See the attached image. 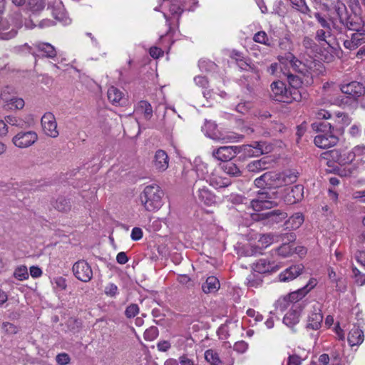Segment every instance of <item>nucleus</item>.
<instances>
[{
	"label": "nucleus",
	"instance_id": "09e8293b",
	"mask_svg": "<svg viewBox=\"0 0 365 365\" xmlns=\"http://www.w3.org/2000/svg\"><path fill=\"white\" fill-rule=\"evenodd\" d=\"M365 154V146L364 145H357L354 148L353 150L349 153L347 160L349 162L353 161L356 156H360Z\"/></svg>",
	"mask_w": 365,
	"mask_h": 365
},
{
	"label": "nucleus",
	"instance_id": "6e6552de",
	"mask_svg": "<svg viewBox=\"0 0 365 365\" xmlns=\"http://www.w3.org/2000/svg\"><path fill=\"white\" fill-rule=\"evenodd\" d=\"M270 88L272 91L270 96L273 100L286 103H290L294 101V99H292L289 95L290 91L289 88H287L282 81H274L272 83Z\"/></svg>",
	"mask_w": 365,
	"mask_h": 365
},
{
	"label": "nucleus",
	"instance_id": "e433bc0d",
	"mask_svg": "<svg viewBox=\"0 0 365 365\" xmlns=\"http://www.w3.org/2000/svg\"><path fill=\"white\" fill-rule=\"evenodd\" d=\"M195 172L197 173L198 180H202L205 181L207 179H209L210 177L209 175L210 170L207 164L200 163L195 165Z\"/></svg>",
	"mask_w": 365,
	"mask_h": 365
},
{
	"label": "nucleus",
	"instance_id": "864d4df0",
	"mask_svg": "<svg viewBox=\"0 0 365 365\" xmlns=\"http://www.w3.org/2000/svg\"><path fill=\"white\" fill-rule=\"evenodd\" d=\"M302 45L306 49H309L312 51H317L318 48L317 43L309 36L304 37L302 40Z\"/></svg>",
	"mask_w": 365,
	"mask_h": 365
},
{
	"label": "nucleus",
	"instance_id": "4468645a",
	"mask_svg": "<svg viewBox=\"0 0 365 365\" xmlns=\"http://www.w3.org/2000/svg\"><path fill=\"white\" fill-rule=\"evenodd\" d=\"M314 144L323 149L332 147L339 141L338 134L335 132L322 133L314 138Z\"/></svg>",
	"mask_w": 365,
	"mask_h": 365
},
{
	"label": "nucleus",
	"instance_id": "9d476101",
	"mask_svg": "<svg viewBox=\"0 0 365 365\" xmlns=\"http://www.w3.org/2000/svg\"><path fill=\"white\" fill-rule=\"evenodd\" d=\"M72 270L75 277L81 282H88L92 279V269L85 260L81 259L75 262Z\"/></svg>",
	"mask_w": 365,
	"mask_h": 365
},
{
	"label": "nucleus",
	"instance_id": "3c124183",
	"mask_svg": "<svg viewBox=\"0 0 365 365\" xmlns=\"http://www.w3.org/2000/svg\"><path fill=\"white\" fill-rule=\"evenodd\" d=\"M329 36L328 35V32H327V29L326 30H324V29H318L317 31H316V35H315V39L316 41H317L319 43H321L322 42H324L325 43H327L329 46L331 47V44L327 40V38Z\"/></svg>",
	"mask_w": 365,
	"mask_h": 365
},
{
	"label": "nucleus",
	"instance_id": "de8ad7c7",
	"mask_svg": "<svg viewBox=\"0 0 365 365\" xmlns=\"http://www.w3.org/2000/svg\"><path fill=\"white\" fill-rule=\"evenodd\" d=\"M14 277L19 280H24L29 278L28 269L26 266L17 267L14 273Z\"/></svg>",
	"mask_w": 365,
	"mask_h": 365
},
{
	"label": "nucleus",
	"instance_id": "f03ea898",
	"mask_svg": "<svg viewBox=\"0 0 365 365\" xmlns=\"http://www.w3.org/2000/svg\"><path fill=\"white\" fill-rule=\"evenodd\" d=\"M163 191L156 184L147 185L140 195V200L148 212H154L159 210L163 205Z\"/></svg>",
	"mask_w": 365,
	"mask_h": 365
},
{
	"label": "nucleus",
	"instance_id": "4c0bfd02",
	"mask_svg": "<svg viewBox=\"0 0 365 365\" xmlns=\"http://www.w3.org/2000/svg\"><path fill=\"white\" fill-rule=\"evenodd\" d=\"M9 20L15 28H21L23 24V15L21 10L19 9L13 10L9 14Z\"/></svg>",
	"mask_w": 365,
	"mask_h": 365
},
{
	"label": "nucleus",
	"instance_id": "2eb2a0df",
	"mask_svg": "<svg viewBox=\"0 0 365 365\" xmlns=\"http://www.w3.org/2000/svg\"><path fill=\"white\" fill-rule=\"evenodd\" d=\"M284 201L288 205H293L301 201L304 197V186L297 185L284 190Z\"/></svg>",
	"mask_w": 365,
	"mask_h": 365
},
{
	"label": "nucleus",
	"instance_id": "6ab92c4d",
	"mask_svg": "<svg viewBox=\"0 0 365 365\" xmlns=\"http://www.w3.org/2000/svg\"><path fill=\"white\" fill-rule=\"evenodd\" d=\"M341 24L346 29L356 32L363 30L364 26L362 19L356 14H349Z\"/></svg>",
	"mask_w": 365,
	"mask_h": 365
},
{
	"label": "nucleus",
	"instance_id": "a19ab883",
	"mask_svg": "<svg viewBox=\"0 0 365 365\" xmlns=\"http://www.w3.org/2000/svg\"><path fill=\"white\" fill-rule=\"evenodd\" d=\"M291 3L293 7L297 9L299 12L312 17L311 10L307 5L305 0H292Z\"/></svg>",
	"mask_w": 365,
	"mask_h": 365
},
{
	"label": "nucleus",
	"instance_id": "f257e3e1",
	"mask_svg": "<svg viewBox=\"0 0 365 365\" xmlns=\"http://www.w3.org/2000/svg\"><path fill=\"white\" fill-rule=\"evenodd\" d=\"M297 178L298 173L294 170H285L282 173L269 171L257 178L254 182L257 187H279L296 182Z\"/></svg>",
	"mask_w": 365,
	"mask_h": 365
},
{
	"label": "nucleus",
	"instance_id": "b1692460",
	"mask_svg": "<svg viewBox=\"0 0 365 365\" xmlns=\"http://www.w3.org/2000/svg\"><path fill=\"white\" fill-rule=\"evenodd\" d=\"M272 165V161L269 157H263L259 160L250 162L247 168L249 172L259 173L264 170L269 169Z\"/></svg>",
	"mask_w": 365,
	"mask_h": 365
},
{
	"label": "nucleus",
	"instance_id": "774afa93",
	"mask_svg": "<svg viewBox=\"0 0 365 365\" xmlns=\"http://www.w3.org/2000/svg\"><path fill=\"white\" fill-rule=\"evenodd\" d=\"M248 347V344L244 341H240L234 344L233 349L238 353H244Z\"/></svg>",
	"mask_w": 365,
	"mask_h": 365
},
{
	"label": "nucleus",
	"instance_id": "a211bd4d",
	"mask_svg": "<svg viewBox=\"0 0 365 365\" xmlns=\"http://www.w3.org/2000/svg\"><path fill=\"white\" fill-rule=\"evenodd\" d=\"M365 43V32L364 30L355 32L351 34V39L344 41L345 48L350 51L355 50Z\"/></svg>",
	"mask_w": 365,
	"mask_h": 365
},
{
	"label": "nucleus",
	"instance_id": "58836bf2",
	"mask_svg": "<svg viewBox=\"0 0 365 365\" xmlns=\"http://www.w3.org/2000/svg\"><path fill=\"white\" fill-rule=\"evenodd\" d=\"M138 110L143 113L146 120H150L153 116L151 105L146 101H140L138 105Z\"/></svg>",
	"mask_w": 365,
	"mask_h": 365
},
{
	"label": "nucleus",
	"instance_id": "ddd939ff",
	"mask_svg": "<svg viewBox=\"0 0 365 365\" xmlns=\"http://www.w3.org/2000/svg\"><path fill=\"white\" fill-rule=\"evenodd\" d=\"M43 130L45 134L51 138H56L58 135L57 123L54 115L51 112L46 113L41 120Z\"/></svg>",
	"mask_w": 365,
	"mask_h": 365
},
{
	"label": "nucleus",
	"instance_id": "680f3d73",
	"mask_svg": "<svg viewBox=\"0 0 365 365\" xmlns=\"http://www.w3.org/2000/svg\"><path fill=\"white\" fill-rule=\"evenodd\" d=\"M274 236L272 234H264L259 237L258 242L261 243L262 246L267 247L274 242Z\"/></svg>",
	"mask_w": 365,
	"mask_h": 365
},
{
	"label": "nucleus",
	"instance_id": "5fc2aeb1",
	"mask_svg": "<svg viewBox=\"0 0 365 365\" xmlns=\"http://www.w3.org/2000/svg\"><path fill=\"white\" fill-rule=\"evenodd\" d=\"M352 273L355 279V282L360 286L365 284V274L361 273L356 267H352Z\"/></svg>",
	"mask_w": 365,
	"mask_h": 365
},
{
	"label": "nucleus",
	"instance_id": "6e6d98bb",
	"mask_svg": "<svg viewBox=\"0 0 365 365\" xmlns=\"http://www.w3.org/2000/svg\"><path fill=\"white\" fill-rule=\"evenodd\" d=\"M25 105L24 101L21 98H12L9 101L8 106L12 109H22Z\"/></svg>",
	"mask_w": 365,
	"mask_h": 365
},
{
	"label": "nucleus",
	"instance_id": "7ed1b4c3",
	"mask_svg": "<svg viewBox=\"0 0 365 365\" xmlns=\"http://www.w3.org/2000/svg\"><path fill=\"white\" fill-rule=\"evenodd\" d=\"M340 90L346 97L342 98L340 101L338 98L336 99L335 102L339 105L347 103L348 100L357 101L359 98L365 95V86L364 84L355 81L347 83H341L340 85Z\"/></svg>",
	"mask_w": 365,
	"mask_h": 365
},
{
	"label": "nucleus",
	"instance_id": "69168bd1",
	"mask_svg": "<svg viewBox=\"0 0 365 365\" xmlns=\"http://www.w3.org/2000/svg\"><path fill=\"white\" fill-rule=\"evenodd\" d=\"M56 359L57 363L60 365H66L70 362V357L68 354L66 353L58 354Z\"/></svg>",
	"mask_w": 365,
	"mask_h": 365
},
{
	"label": "nucleus",
	"instance_id": "a878e982",
	"mask_svg": "<svg viewBox=\"0 0 365 365\" xmlns=\"http://www.w3.org/2000/svg\"><path fill=\"white\" fill-rule=\"evenodd\" d=\"M236 62L241 70L252 73L253 81L260 78V74L258 69L253 63H252L250 59L236 58Z\"/></svg>",
	"mask_w": 365,
	"mask_h": 365
},
{
	"label": "nucleus",
	"instance_id": "338daca9",
	"mask_svg": "<svg viewBox=\"0 0 365 365\" xmlns=\"http://www.w3.org/2000/svg\"><path fill=\"white\" fill-rule=\"evenodd\" d=\"M117 291H118V287L113 283L108 284L105 287L106 294L108 296H110V297H115L117 294Z\"/></svg>",
	"mask_w": 365,
	"mask_h": 365
},
{
	"label": "nucleus",
	"instance_id": "c85d7f7f",
	"mask_svg": "<svg viewBox=\"0 0 365 365\" xmlns=\"http://www.w3.org/2000/svg\"><path fill=\"white\" fill-rule=\"evenodd\" d=\"M364 332L359 327L351 329L348 334V342L351 346L359 345L364 341Z\"/></svg>",
	"mask_w": 365,
	"mask_h": 365
},
{
	"label": "nucleus",
	"instance_id": "f3484780",
	"mask_svg": "<svg viewBox=\"0 0 365 365\" xmlns=\"http://www.w3.org/2000/svg\"><path fill=\"white\" fill-rule=\"evenodd\" d=\"M323 321V316L321 309L318 306H313L311 314L308 317L307 328L317 330L321 327Z\"/></svg>",
	"mask_w": 365,
	"mask_h": 365
},
{
	"label": "nucleus",
	"instance_id": "c756f323",
	"mask_svg": "<svg viewBox=\"0 0 365 365\" xmlns=\"http://www.w3.org/2000/svg\"><path fill=\"white\" fill-rule=\"evenodd\" d=\"M301 309L299 307L292 309L284 317L283 322L288 327H292L299 321Z\"/></svg>",
	"mask_w": 365,
	"mask_h": 365
},
{
	"label": "nucleus",
	"instance_id": "0e129e2a",
	"mask_svg": "<svg viewBox=\"0 0 365 365\" xmlns=\"http://www.w3.org/2000/svg\"><path fill=\"white\" fill-rule=\"evenodd\" d=\"M294 56L292 53H286L283 56H279L278 59L279 61L282 64H291V63L294 60Z\"/></svg>",
	"mask_w": 365,
	"mask_h": 365
},
{
	"label": "nucleus",
	"instance_id": "aec40b11",
	"mask_svg": "<svg viewBox=\"0 0 365 365\" xmlns=\"http://www.w3.org/2000/svg\"><path fill=\"white\" fill-rule=\"evenodd\" d=\"M153 164L158 171H165L169 165V158L166 152L163 150H157L153 160Z\"/></svg>",
	"mask_w": 365,
	"mask_h": 365
},
{
	"label": "nucleus",
	"instance_id": "c03bdc74",
	"mask_svg": "<svg viewBox=\"0 0 365 365\" xmlns=\"http://www.w3.org/2000/svg\"><path fill=\"white\" fill-rule=\"evenodd\" d=\"M5 120L6 123H9L11 125L16 126L20 128H24L27 125L26 122L24 121L23 119L19 118L14 115L6 116Z\"/></svg>",
	"mask_w": 365,
	"mask_h": 365
},
{
	"label": "nucleus",
	"instance_id": "4be33fe9",
	"mask_svg": "<svg viewBox=\"0 0 365 365\" xmlns=\"http://www.w3.org/2000/svg\"><path fill=\"white\" fill-rule=\"evenodd\" d=\"M303 270L304 266L302 264L292 265L279 275V279L281 282L292 280L301 274Z\"/></svg>",
	"mask_w": 365,
	"mask_h": 365
},
{
	"label": "nucleus",
	"instance_id": "1a4fd4ad",
	"mask_svg": "<svg viewBox=\"0 0 365 365\" xmlns=\"http://www.w3.org/2000/svg\"><path fill=\"white\" fill-rule=\"evenodd\" d=\"M202 130L209 138L215 140H237L240 138L237 135H224L217 129V124L211 120H206L202 127Z\"/></svg>",
	"mask_w": 365,
	"mask_h": 365
},
{
	"label": "nucleus",
	"instance_id": "7c9ffc66",
	"mask_svg": "<svg viewBox=\"0 0 365 365\" xmlns=\"http://www.w3.org/2000/svg\"><path fill=\"white\" fill-rule=\"evenodd\" d=\"M220 282L214 276L208 277L205 283L202 285V289L205 293L216 292L220 289Z\"/></svg>",
	"mask_w": 365,
	"mask_h": 365
},
{
	"label": "nucleus",
	"instance_id": "5701e85b",
	"mask_svg": "<svg viewBox=\"0 0 365 365\" xmlns=\"http://www.w3.org/2000/svg\"><path fill=\"white\" fill-rule=\"evenodd\" d=\"M351 123V118L348 114L345 113H336L335 118V123L333 126V131L338 135L344 133V127Z\"/></svg>",
	"mask_w": 365,
	"mask_h": 365
},
{
	"label": "nucleus",
	"instance_id": "c9c22d12",
	"mask_svg": "<svg viewBox=\"0 0 365 365\" xmlns=\"http://www.w3.org/2000/svg\"><path fill=\"white\" fill-rule=\"evenodd\" d=\"M333 126L334 125L331 123L325 121H315L312 123V128L314 130L321 132L322 133L334 132Z\"/></svg>",
	"mask_w": 365,
	"mask_h": 365
},
{
	"label": "nucleus",
	"instance_id": "49530a36",
	"mask_svg": "<svg viewBox=\"0 0 365 365\" xmlns=\"http://www.w3.org/2000/svg\"><path fill=\"white\" fill-rule=\"evenodd\" d=\"M205 359L212 365H218L220 363L218 354L212 349H208L205 352Z\"/></svg>",
	"mask_w": 365,
	"mask_h": 365
},
{
	"label": "nucleus",
	"instance_id": "f704fd0d",
	"mask_svg": "<svg viewBox=\"0 0 365 365\" xmlns=\"http://www.w3.org/2000/svg\"><path fill=\"white\" fill-rule=\"evenodd\" d=\"M45 8L43 0H28L26 9L34 15L40 14Z\"/></svg>",
	"mask_w": 365,
	"mask_h": 365
},
{
	"label": "nucleus",
	"instance_id": "e2e57ef3",
	"mask_svg": "<svg viewBox=\"0 0 365 365\" xmlns=\"http://www.w3.org/2000/svg\"><path fill=\"white\" fill-rule=\"evenodd\" d=\"M279 238L282 241L284 242L283 244L289 245V243L293 242L296 240V235L294 232H286L280 235Z\"/></svg>",
	"mask_w": 365,
	"mask_h": 365
},
{
	"label": "nucleus",
	"instance_id": "603ef678",
	"mask_svg": "<svg viewBox=\"0 0 365 365\" xmlns=\"http://www.w3.org/2000/svg\"><path fill=\"white\" fill-rule=\"evenodd\" d=\"M290 66L293 68L295 71L302 73L304 76L306 68V63H302L294 57V60L291 63Z\"/></svg>",
	"mask_w": 365,
	"mask_h": 365
},
{
	"label": "nucleus",
	"instance_id": "393cba45",
	"mask_svg": "<svg viewBox=\"0 0 365 365\" xmlns=\"http://www.w3.org/2000/svg\"><path fill=\"white\" fill-rule=\"evenodd\" d=\"M306 68L304 72V76H311V78L314 76H318L322 74L324 71V65L319 61L316 60H307L306 61Z\"/></svg>",
	"mask_w": 365,
	"mask_h": 365
},
{
	"label": "nucleus",
	"instance_id": "052dcab7",
	"mask_svg": "<svg viewBox=\"0 0 365 365\" xmlns=\"http://www.w3.org/2000/svg\"><path fill=\"white\" fill-rule=\"evenodd\" d=\"M17 34V29L13 28L10 31H0V38L2 40H9L14 38Z\"/></svg>",
	"mask_w": 365,
	"mask_h": 365
},
{
	"label": "nucleus",
	"instance_id": "a18cd8bd",
	"mask_svg": "<svg viewBox=\"0 0 365 365\" xmlns=\"http://www.w3.org/2000/svg\"><path fill=\"white\" fill-rule=\"evenodd\" d=\"M242 78L245 80L244 84L250 91H252L254 90V86L257 85L259 81V79L253 81L252 73L251 72H248L247 74L243 75Z\"/></svg>",
	"mask_w": 365,
	"mask_h": 365
},
{
	"label": "nucleus",
	"instance_id": "13d9d810",
	"mask_svg": "<svg viewBox=\"0 0 365 365\" xmlns=\"http://www.w3.org/2000/svg\"><path fill=\"white\" fill-rule=\"evenodd\" d=\"M139 312V307L136 304H130L125 311V315L128 318L135 317Z\"/></svg>",
	"mask_w": 365,
	"mask_h": 365
},
{
	"label": "nucleus",
	"instance_id": "dca6fc26",
	"mask_svg": "<svg viewBox=\"0 0 365 365\" xmlns=\"http://www.w3.org/2000/svg\"><path fill=\"white\" fill-rule=\"evenodd\" d=\"M47 9L51 11L53 16L58 21L66 23L67 21L66 9L61 0L47 1Z\"/></svg>",
	"mask_w": 365,
	"mask_h": 365
},
{
	"label": "nucleus",
	"instance_id": "bb28decb",
	"mask_svg": "<svg viewBox=\"0 0 365 365\" xmlns=\"http://www.w3.org/2000/svg\"><path fill=\"white\" fill-rule=\"evenodd\" d=\"M247 145L250 147V149H247V151H242V153L249 156H259L268 152L267 146L265 147V150L264 149L265 145V142L264 141H255L252 144Z\"/></svg>",
	"mask_w": 365,
	"mask_h": 365
},
{
	"label": "nucleus",
	"instance_id": "72a5a7b5",
	"mask_svg": "<svg viewBox=\"0 0 365 365\" xmlns=\"http://www.w3.org/2000/svg\"><path fill=\"white\" fill-rule=\"evenodd\" d=\"M222 169L227 175L233 177L240 176L242 173L240 168L232 160L224 163L222 165Z\"/></svg>",
	"mask_w": 365,
	"mask_h": 365
},
{
	"label": "nucleus",
	"instance_id": "423d86ee",
	"mask_svg": "<svg viewBox=\"0 0 365 365\" xmlns=\"http://www.w3.org/2000/svg\"><path fill=\"white\" fill-rule=\"evenodd\" d=\"M250 149L247 145L240 146H222L212 151V156L218 160L227 161L232 160L237 154L247 151Z\"/></svg>",
	"mask_w": 365,
	"mask_h": 365
},
{
	"label": "nucleus",
	"instance_id": "9b49d317",
	"mask_svg": "<svg viewBox=\"0 0 365 365\" xmlns=\"http://www.w3.org/2000/svg\"><path fill=\"white\" fill-rule=\"evenodd\" d=\"M264 225L272 226L274 224L282 222L287 217V214L280 210H274L264 213L256 214Z\"/></svg>",
	"mask_w": 365,
	"mask_h": 365
},
{
	"label": "nucleus",
	"instance_id": "20e7f679",
	"mask_svg": "<svg viewBox=\"0 0 365 365\" xmlns=\"http://www.w3.org/2000/svg\"><path fill=\"white\" fill-rule=\"evenodd\" d=\"M277 199V192L276 191L259 192L257 197L251 201V205L256 211L270 209L278 205Z\"/></svg>",
	"mask_w": 365,
	"mask_h": 365
},
{
	"label": "nucleus",
	"instance_id": "8fccbe9b",
	"mask_svg": "<svg viewBox=\"0 0 365 365\" xmlns=\"http://www.w3.org/2000/svg\"><path fill=\"white\" fill-rule=\"evenodd\" d=\"M158 336V329L156 327L152 326L144 332V339L147 341H153Z\"/></svg>",
	"mask_w": 365,
	"mask_h": 365
},
{
	"label": "nucleus",
	"instance_id": "ea45409f",
	"mask_svg": "<svg viewBox=\"0 0 365 365\" xmlns=\"http://www.w3.org/2000/svg\"><path fill=\"white\" fill-rule=\"evenodd\" d=\"M305 293L300 289L297 292H292L287 296V298L291 302H296L300 300L302 297L305 296ZM282 303H287V297H284L282 299H279L277 302V304H282Z\"/></svg>",
	"mask_w": 365,
	"mask_h": 365
},
{
	"label": "nucleus",
	"instance_id": "473e14b6",
	"mask_svg": "<svg viewBox=\"0 0 365 365\" xmlns=\"http://www.w3.org/2000/svg\"><path fill=\"white\" fill-rule=\"evenodd\" d=\"M52 205L55 209L62 212H68L71 209L70 200L62 196L58 197L55 202H52Z\"/></svg>",
	"mask_w": 365,
	"mask_h": 365
},
{
	"label": "nucleus",
	"instance_id": "37998d69",
	"mask_svg": "<svg viewBox=\"0 0 365 365\" xmlns=\"http://www.w3.org/2000/svg\"><path fill=\"white\" fill-rule=\"evenodd\" d=\"M247 285L249 288H257L262 284V279L260 274L252 273L247 278Z\"/></svg>",
	"mask_w": 365,
	"mask_h": 365
},
{
	"label": "nucleus",
	"instance_id": "39448f33",
	"mask_svg": "<svg viewBox=\"0 0 365 365\" xmlns=\"http://www.w3.org/2000/svg\"><path fill=\"white\" fill-rule=\"evenodd\" d=\"M208 180H197L193 185L192 193L195 198L206 205L216 202V196L207 187Z\"/></svg>",
	"mask_w": 365,
	"mask_h": 365
},
{
	"label": "nucleus",
	"instance_id": "f8f14e48",
	"mask_svg": "<svg viewBox=\"0 0 365 365\" xmlns=\"http://www.w3.org/2000/svg\"><path fill=\"white\" fill-rule=\"evenodd\" d=\"M38 140V135L34 131L19 132L12 138L13 143L19 148H28Z\"/></svg>",
	"mask_w": 365,
	"mask_h": 365
},
{
	"label": "nucleus",
	"instance_id": "4d7b16f0",
	"mask_svg": "<svg viewBox=\"0 0 365 365\" xmlns=\"http://www.w3.org/2000/svg\"><path fill=\"white\" fill-rule=\"evenodd\" d=\"M253 40L257 43H262L267 46L269 45V43H268L267 35L264 31H259L257 34H255L253 37Z\"/></svg>",
	"mask_w": 365,
	"mask_h": 365
},
{
	"label": "nucleus",
	"instance_id": "412c9836",
	"mask_svg": "<svg viewBox=\"0 0 365 365\" xmlns=\"http://www.w3.org/2000/svg\"><path fill=\"white\" fill-rule=\"evenodd\" d=\"M279 266L275 264L274 262L268 261L265 259H259L254 264V271L259 274L276 272L278 270Z\"/></svg>",
	"mask_w": 365,
	"mask_h": 365
},
{
	"label": "nucleus",
	"instance_id": "bf43d9fd",
	"mask_svg": "<svg viewBox=\"0 0 365 365\" xmlns=\"http://www.w3.org/2000/svg\"><path fill=\"white\" fill-rule=\"evenodd\" d=\"M2 328L6 332L9 334H15L19 332V329L18 327L15 326L14 324L10 323V322H4L2 324Z\"/></svg>",
	"mask_w": 365,
	"mask_h": 365
},
{
	"label": "nucleus",
	"instance_id": "2f4dec72",
	"mask_svg": "<svg viewBox=\"0 0 365 365\" xmlns=\"http://www.w3.org/2000/svg\"><path fill=\"white\" fill-rule=\"evenodd\" d=\"M36 47L42 56L51 58L56 56L55 48L48 43H38Z\"/></svg>",
	"mask_w": 365,
	"mask_h": 365
},
{
	"label": "nucleus",
	"instance_id": "0eeeda50",
	"mask_svg": "<svg viewBox=\"0 0 365 365\" xmlns=\"http://www.w3.org/2000/svg\"><path fill=\"white\" fill-rule=\"evenodd\" d=\"M287 76V80L289 84V95L294 99V101H301L307 96V93L302 89V81L297 75H294L289 72L284 73Z\"/></svg>",
	"mask_w": 365,
	"mask_h": 365
},
{
	"label": "nucleus",
	"instance_id": "79ce46f5",
	"mask_svg": "<svg viewBox=\"0 0 365 365\" xmlns=\"http://www.w3.org/2000/svg\"><path fill=\"white\" fill-rule=\"evenodd\" d=\"M334 11L341 24L349 15L345 4L341 2H337L334 5Z\"/></svg>",
	"mask_w": 365,
	"mask_h": 365
},
{
	"label": "nucleus",
	"instance_id": "cd10ccee",
	"mask_svg": "<svg viewBox=\"0 0 365 365\" xmlns=\"http://www.w3.org/2000/svg\"><path fill=\"white\" fill-rule=\"evenodd\" d=\"M108 99L115 106H120L124 101V93L118 88L111 86L108 88L107 92Z\"/></svg>",
	"mask_w": 365,
	"mask_h": 365
}]
</instances>
